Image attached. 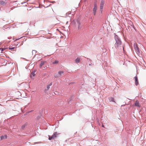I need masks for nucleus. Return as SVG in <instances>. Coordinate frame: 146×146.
I'll return each instance as SVG.
<instances>
[{
  "instance_id": "9",
  "label": "nucleus",
  "mask_w": 146,
  "mask_h": 146,
  "mask_svg": "<svg viewBox=\"0 0 146 146\" xmlns=\"http://www.w3.org/2000/svg\"><path fill=\"white\" fill-rule=\"evenodd\" d=\"M57 135V132H55L52 135V137L53 138V139H54L56 137Z\"/></svg>"
},
{
  "instance_id": "19",
  "label": "nucleus",
  "mask_w": 146,
  "mask_h": 146,
  "mask_svg": "<svg viewBox=\"0 0 146 146\" xmlns=\"http://www.w3.org/2000/svg\"><path fill=\"white\" fill-rule=\"evenodd\" d=\"M54 76L56 78H57V77H58V75L57 74H55L54 75Z\"/></svg>"
},
{
  "instance_id": "7",
  "label": "nucleus",
  "mask_w": 146,
  "mask_h": 146,
  "mask_svg": "<svg viewBox=\"0 0 146 146\" xmlns=\"http://www.w3.org/2000/svg\"><path fill=\"white\" fill-rule=\"evenodd\" d=\"M46 62V61H42L41 62V63L40 65V68H42V66L44 65L45 63Z\"/></svg>"
},
{
  "instance_id": "4",
  "label": "nucleus",
  "mask_w": 146,
  "mask_h": 146,
  "mask_svg": "<svg viewBox=\"0 0 146 146\" xmlns=\"http://www.w3.org/2000/svg\"><path fill=\"white\" fill-rule=\"evenodd\" d=\"M134 47L135 50H136V52H139V48L138 47L137 44L136 43H135V44H134Z\"/></svg>"
},
{
  "instance_id": "15",
  "label": "nucleus",
  "mask_w": 146,
  "mask_h": 146,
  "mask_svg": "<svg viewBox=\"0 0 146 146\" xmlns=\"http://www.w3.org/2000/svg\"><path fill=\"white\" fill-rule=\"evenodd\" d=\"M27 125V123H25L24 125H23L21 126V128L22 129H23Z\"/></svg>"
},
{
  "instance_id": "14",
  "label": "nucleus",
  "mask_w": 146,
  "mask_h": 146,
  "mask_svg": "<svg viewBox=\"0 0 146 146\" xmlns=\"http://www.w3.org/2000/svg\"><path fill=\"white\" fill-rule=\"evenodd\" d=\"M59 62L58 60H55V61L53 62L52 63L53 64H58Z\"/></svg>"
},
{
  "instance_id": "24",
  "label": "nucleus",
  "mask_w": 146,
  "mask_h": 146,
  "mask_svg": "<svg viewBox=\"0 0 146 146\" xmlns=\"http://www.w3.org/2000/svg\"><path fill=\"white\" fill-rule=\"evenodd\" d=\"M35 51V50H33V51Z\"/></svg>"
},
{
  "instance_id": "3",
  "label": "nucleus",
  "mask_w": 146,
  "mask_h": 146,
  "mask_svg": "<svg viewBox=\"0 0 146 146\" xmlns=\"http://www.w3.org/2000/svg\"><path fill=\"white\" fill-rule=\"evenodd\" d=\"M105 3V1L104 0H102L101 1L100 3V9L101 11H102V10L103 8V6Z\"/></svg>"
},
{
  "instance_id": "18",
  "label": "nucleus",
  "mask_w": 146,
  "mask_h": 146,
  "mask_svg": "<svg viewBox=\"0 0 146 146\" xmlns=\"http://www.w3.org/2000/svg\"><path fill=\"white\" fill-rule=\"evenodd\" d=\"M49 136V139L50 140H51L52 139H53V138L52 137V136H50L49 135L48 136Z\"/></svg>"
},
{
  "instance_id": "8",
  "label": "nucleus",
  "mask_w": 146,
  "mask_h": 146,
  "mask_svg": "<svg viewBox=\"0 0 146 146\" xmlns=\"http://www.w3.org/2000/svg\"><path fill=\"white\" fill-rule=\"evenodd\" d=\"M52 84V83H50L49 84L47 85V86L45 90V91H46L48 90L50 88V86H51Z\"/></svg>"
},
{
  "instance_id": "20",
  "label": "nucleus",
  "mask_w": 146,
  "mask_h": 146,
  "mask_svg": "<svg viewBox=\"0 0 146 146\" xmlns=\"http://www.w3.org/2000/svg\"><path fill=\"white\" fill-rule=\"evenodd\" d=\"M14 48L15 47H11V48H9V49L10 50H13V49H14Z\"/></svg>"
},
{
  "instance_id": "2",
  "label": "nucleus",
  "mask_w": 146,
  "mask_h": 146,
  "mask_svg": "<svg viewBox=\"0 0 146 146\" xmlns=\"http://www.w3.org/2000/svg\"><path fill=\"white\" fill-rule=\"evenodd\" d=\"M94 7L93 9V12L94 15H95L96 13V11L97 9V6L96 3H94Z\"/></svg>"
},
{
  "instance_id": "23",
  "label": "nucleus",
  "mask_w": 146,
  "mask_h": 146,
  "mask_svg": "<svg viewBox=\"0 0 146 146\" xmlns=\"http://www.w3.org/2000/svg\"><path fill=\"white\" fill-rule=\"evenodd\" d=\"M111 100H113V98H111Z\"/></svg>"
},
{
  "instance_id": "21",
  "label": "nucleus",
  "mask_w": 146,
  "mask_h": 146,
  "mask_svg": "<svg viewBox=\"0 0 146 146\" xmlns=\"http://www.w3.org/2000/svg\"><path fill=\"white\" fill-rule=\"evenodd\" d=\"M31 74L33 76H35V74H34V73H32Z\"/></svg>"
},
{
  "instance_id": "13",
  "label": "nucleus",
  "mask_w": 146,
  "mask_h": 146,
  "mask_svg": "<svg viewBox=\"0 0 146 146\" xmlns=\"http://www.w3.org/2000/svg\"><path fill=\"white\" fill-rule=\"evenodd\" d=\"M6 2L4 1H0V4L1 5H4L6 4Z\"/></svg>"
},
{
  "instance_id": "12",
  "label": "nucleus",
  "mask_w": 146,
  "mask_h": 146,
  "mask_svg": "<svg viewBox=\"0 0 146 146\" xmlns=\"http://www.w3.org/2000/svg\"><path fill=\"white\" fill-rule=\"evenodd\" d=\"M64 73L63 71H60L58 72V76H60L62 74Z\"/></svg>"
},
{
  "instance_id": "22",
  "label": "nucleus",
  "mask_w": 146,
  "mask_h": 146,
  "mask_svg": "<svg viewBox=\"0 0 146 146\" xmlns=\"http://www.w3.org/2000/svg\"><path fill=\"white\" fill-rule=\"evenodd\" d=\"M102 127H104V125H102Z\"/></svg>"
},
{
  "instance_id": "16",
  "label": "nucleus",
  "mask_w": 146,
  "mask_h": 146,
  "mask_svg": "<svg viewBox=\"0 0 146 146\" xmlns=\"http://www.w3.org/2000/svg\"><path fill=\"white\" fill-rule=\"evenodd\" d=\"M7 48H0V50L2 51H3V50H5L6 49H7Z\"/></svg>"
},
{
  "instance_id": "10",
  "label": "nucleus",
  "mask_w": 146,
  "mask_h": 146,
  "mask_svg": "<svg viewBox=\"0 0 146 146\" xmlns=\"http://www.w3.org/2000/svg\"><path fill=\"white\" fill-rule=\"evenodd\" d=\"M7 137V135H2L1 136V140L3 139H6Z\"/></svg>"
},
{
  "instance_id": "1",
  "label": "nucleus",
  "mask_w": 146,
  "mask_h": 146,
  "mask_svg": "<svg viewBox=\"0 0 146 146\" xmlns=\"http://www.w3.org/2000/svg\"><path fill=\"white\" fill-rule=\"evenodd\" d=\"M115 43L114 44V47L116 49H118L121 45V42L117 35L115 36Z\"/></svg>"
},
{
  "instance_id": "11",
  "label": "nucleus",
  "mask_w": 146,
  "mask_h": 146,
  "mask_svg": "<svg viewBox=\"0 0 146 146\" xmlns=\"http://www.w3.org/2000/svg\"><path fill=\"white\" fill-rule=\"evenodd\" d=\"M80 61V58H77L76 60H75V62H76L77 63H79Z\"/></svg>"
},
{
  "instance_id": "5",
  "label": "nucleus",
  "mask_w": 146,
  "mask_h": 146,
  "mask_svg": "<svg viewBox=\"0 0 146 146\" xmlns=\"http://www.w3.org/2000/svg\"><path fill=\"white\" fill-rule=\"evenodd\" d=\"M134 104L135 106L138 107H140L141 106L139 101L137 100L136 101Z\"/></svg>"
},
{
  "instance_id": "17",
  "label": "nucleus",
  "mask_w": 146,
  "mask_h": 146,
  "mask_svg": "<svg viewBox=\"0 0 146 146\" xmlns=\"http://www.w3.org/2000/svg\"><path fill=\"white\" fill-rule=\"evenodd\" d=\"M77 24L78 26V28H79L80 27V24H81L80 22L79 21H77Z\"/></svg>"
},
{
  "instance_id": "6",
  "label": "nucleus",
  "mask_w": 146,
  "mask_h": 146,
  "mask_svg": "<svg viewBox=\"0 0 146 146\" xmlns=\"http://www.w3.org/2000/svg\"><path fill=\"white\" fill-rule=\"evenodd\" d=\"M135 84L136 86H137L139 84L138 79L136 76L135 77Z\"/></svg>"
}]
</instances>
